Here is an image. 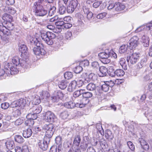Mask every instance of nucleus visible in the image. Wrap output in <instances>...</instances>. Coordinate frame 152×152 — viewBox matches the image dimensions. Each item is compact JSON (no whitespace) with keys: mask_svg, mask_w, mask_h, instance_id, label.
I'll return each instance as SVG.
<instances>
[{"mask_svg":"<svg viewBox=\"0 0 152 152\" xmlns=\"http://www.w3.org/2000/svg\"><path fill=\"white\" fill-rule=\"evenodd\" d=\"M96 127L98 131L102 135H104V131L102 128L101 124L100 123H97L96 125Z\"/></svg>","mask_w":152,"mask_h":152,"instance_id":"obj_38","label":"nucleus"},{"mask_svg":"<svg viewBox=\"0 0 152 152\" xmlns=\"http://www.w3.org/2000/svg\"><path fill=\"white\" fill-rule=\"evenodd\" d=\"M20 59L19 58V57L18 56H15L13 57L12 59V62L13 64L17 66H19V64L20 63Z\"/></svg>","mask_w":152,"mask_h":152,"instance_id":"obj_32","label":"nucleus"},{"mask_svg":"<svg viewBox=\"0 0 152 152\" xmlns=\"http://www.w3.org/2000/svg\"><path fill=\"white\" fill-rule=\"evenodd\" d=\"M64 94L61 92L59 91L54 96L50 97L51 100L52 102H58L59 98L64 96Z\"/></svg>","mask_w":152,"mask_h":152,"instance_id":"obj_13","label":"nucleus"},{"mask_svg":"<svg viewBox=\"0 0 152 152\" xmlns=\"http://www.w3.org/2000/svg\"><path fill=\"white\" fill-rule=\"evenodd\" d=\"M41 0H39L38 1L34 2L33 8L34 10L36 15L43 16L47 14L48 11L46 9H44L43 6L41 5Z\"/></svg>","mask_w":152,"mask_h":152,"instance_id":"obj_2","label":"nucleus"},{"mask_svg":"<svg viewBox=\"0 0 152 152\" xmlns=\"http://www.w3.org/2000/svg\"><path fill=\"white\" fill-rule=\"evenodd\" d=\"M56 118V116L54 114L50 111L47 112L45 115L44 119L48 122H53Z\"/></svg>","mask_w":152,"mask_h":152,"instance_id":"obj_8","label":"nucleus"},{"mask_svg":"<svg viewBox=\"0 0 152 152\" xmlns=\"http://www.w3.org/2000/svg\"><path fill=\"white\" fill-rule=\"evenodd\" d=\"M111 56V53L110 52H108V53L103 57V58L100 59V61L103 63L106 64L109 63L110 61V59L109 58L110 56Z\"/></svg>","mask_w":152,"mask_h":152,"instance_id":"obj_17","label":"nucleus"},{"mask_svg":"<svg viewBox=\"0 0 152 152\" xmlns=\"http://www.w3.org/2000/svg\"><path fill=\"white\" fill-rule=\"evenodd\" d=\"M125 8V6L120 3H115V10L117 11H120L123 10Z\"/></svg>","mask_w":152,"mask_h":152,"instance_id":"obj_27","label":"nucleus"},{"mask_svg":"<svg viewBox=\"0 0 152 152\" xmlns=\"http://www.w3.org/2000/svg\"><path fill=\"white\" fill-rule=\"evenodd\" d=\"M98 86L93 83H90L86 86L87 89L89 91H95V94L96 95H100L101 92L99 91L98 89L97 88Z\"/></svg>","mask_w":152,"mask_h":152,"instance_id":"obj_9","label":"nucleus"},{"mask_svg":"<svg viewBox=\"0 0 152 152\" xmlns=\"http://www.w3.org/2000/svg\"><path fill=\"white\" fill-rule=\"evenodd\" d=\"M30 43L31 45L36 46L35 48H39L41 49H44V46L37 39H34L30 41Z\"/></svg>","mask_w":152,"mask_h":152,"instance_id":"obj_16","label":"nucleus"},{"mask_svg":"<svg viewBox=\"0 0 152 152\" xmlns=\"http://www.w3.org/2000/svg\"><path fill=\"white\" fill-rule=\"evenodd\" d=\"M42 108L41 105H34L33 106L30 108L29 111L33 113V114H37L40 113L42 110Z\"/></svg>","mask_w":152,"mask_h":152,"instance_id":"obj_11","label":"nucleus"},{"mask_svg":"<svg viewBox=\"0 0 152 152\" xmlns=\"http://www.w3.org/2000/svg\"><path fill=\"white\" fill-rule=\"evenodd\" d=\"M14 139L16 142L19 143H21L24 141L23 138L21 136L19 135H15L14 137Z\"/></svg>","mask_w":152,"mask_h":152,"instance_id":"obj_31","label":"nucleus"},{"mask_svg":"<svg viewBox=\"0 0 152 152\" xmlns=\"http://www.w3.org/2000/svg\"><path fill=\"white\" fill-rule=\"evenodd\" d=\"M147 30H148L147 25H142L138 28L135 30V32L136 33H138L141 31H144Z\"/></svg>","mask_w":152,"mask_h":152,"instance_id":"obj_35","label":"nucleus"},{"mask_svg":"<svg viewBox=\"0 0 152 152\" xmlns=\"http://www.w3.org/2000/svg\"><path fill=\"white\" fill-rule=\"evenodd\" d=\"M113 69V67L110 66L109 67L107 73L108 75L111 77H114L116 76L115 74V71H110V70Z\"/></svg>","mask_w":152,"mask_h":152,"instance_id":"obj_48","label":"nucleus"},{"mask_svg":"<svg viewBox=\"0 0 152 152\" xmlns=\"http://www.w3.org/2000/svg\"><path fill=\"white\" fill-rule=\"evenodd\" d=\"M4 68L6 71H9L10 67L12 66V64L11 63L5 62L4 64Z\"/></svg>","mask_w":152,"mask_h":152,"instance_id":"obj_53","label":"nucleus"},{"mask_svg":"<svg viewBox=\"0 0 152 152\" xmlns=\"http://www.w3.org/2000/svg\"><path fill=\"white\" fill-rule=\"evenodd\" d=\"M56 8L54 6H52L48 11V14L49 16H52L54 15L56 12Z\"/></svg>","mask_w":152,"mask_h":152,"instance_id":"obj_36","label":"nucleus"},{"mask_svg":"<svg viewBox=\"0 0 152 152\" xmlns=\"http://www.w3.org/2000/svg\"><path fill=\"white\" fill-rule=\"evenodd\" d=\"M138 141L141 145L142 148L145 150H148L149 148V146L148 143L142 138H139Z\"/></svg>","mask_w":152,"mask_h":152,"instance_id":"obj_12","label":"nucleus"},{"mask_svg":"<svg viewBox=\"0 0 152 152\" xmlns=\"http://www.w3.org/2000/svg\"><path fill=\"white\" fill-rule=\"evenodd\" d=\"M127 144L128 147L129 149L132 150H134L135 147L132 142L131 141H129L127 143Z\"/></svg>","mask_w":152,"mask_h":152,"instance_id":"obj_58","label":"nucleus"},{"mask_svg":"<svg viewBox=\"0 0 152 152\" xmlns=\"http://www.w3.org/2000/svg\"><path fill=\"white\" fill-rule=\"evenodd\" d=\"M40 95L41 98L43 99H47L50 96L49 94L46 91H43L40 94Z\"/></svg>","mask_w":152,"mask_h":152,"instance_id":"obj_51","label":"nucleus"},{"mask_svg":"<svg viewBox=\"0 0 152 152\" xmlns=\"http://www.w3.org/2000/svg\"><path fill=\"white\" fill-rule=\"evenodd\" d=\"M139 38L137 36H134L131 38L130 40L129 48L133 49L136 47L139 44Z\"/></svg>","mask_w":152,"mask_h":152,"instance_id":"obj_10","label":"nucleus"},{"mask_svg":"<svg viewBox=\"0 0 152 152\" xmlns=\"http://www.w3.org/2000/svg\"><path fill=\"white\" fill-rule=\"evenodd\" d=\"M76 104L72 102H69L65 103L64 104V106L68 109H72L76 106Z\"/></svg>","mask_w":152,"mask_h":152,"instance_id":"obj_30","label":"nucleus"},{"mask_svg":"<svg viewBox=\"0 0 152 152\" xmlns=\"http://www.w3.org/2000/svg\"><path fill=\"white\" fill-rule=\"evenodd\" d=\"M34 124V121L32 119L27 118L25 122V125L30 126H32Z\"/></svg>","mask_w":152,"mask_h":152,"instance_id":"obj_45","label":"nucleus"},{"mask_svg":"<svg viewBox=\"0 0 152 152\" xmlns=\"http://www.w3.org/2000/svg\"><path fill=\"white\" fill-rule=\"evenodd\" d=\"M32 132L31 129H28L25 130L23 133V136L26 138L30 137L32 135Z\"/></svg>","mask_w":152,"mask_h":152,"instance_id":"obj_23","label":"nucleus"},{"mask_svg":"<svg viewBox=\"0 0 152 152\" xmlns=\"http://www.w3.org/2000/svg\"><path fill=\"white\" fill-rule=\"evenodd\" d=\"M99 69L100 71L99 74L100 76L103 77L106 75L108 70L105 67L101 66L99 67Z\"/></svg>","mask_w":152,"mask_h":152,"instance_id":"obj_21","label":"nucleus"},{"mask_svg":"<svg viewBox=\"0 0 152 152\" xmlns=\"http://www.w3.org/2000/svg\"><path fill=\"white\" fill-rule=\"evenodd\" d=\"M64 22L62 20H57L55 21V24L57 26H60L63 28Z\"/></svg>","mask_w":152,"mask_h":152,"instance_id":"obj_57","label":"nucleus"},{"mask_svg":"<svg viewBox=\"0 0 152 152\" xmlns=\"http://www.w3.org/2000/svg\"><path fill=\"white\" fill-rule=\"evenodd\" d=\"M9 106V104L7 102H4L1 104V108L4 109H7Z\"/></svg>","mask_w":152,"mask_h":152,"instance_id":"obj_62","label":"nucleus"},{"mask_svg":"<svg viewBox=\"0 0 152 152\" xmlns=\"http://www.w3.org/2000/svg\"><path fill=\"white\" fill-rule=\"evenodd\" d=\"M26 104L25 99L23 98H21L17 101H14L11 103L10 105L11 107H19L13 113V114L15 117H17L21 115Z\"/></svg>","mask_w":152,"mask_h":152,"instance_id":"obj_1","label":"nucleus"},{"mask_svg":"<svg viewBox=\"0 0 152 152\" xmlns=\"http://www.w3.org/2000/svg\"><path fill=\"white\" fill-rule=\"evenodd\" d=\"M140 55L138 53L131 52L129 55L127 56L126 60L128 63L134 64L139 60Z\"/></svg>","mask_w":152,"mask_h":152,"instance_id":"obj_6","label":"nucleus"},{"mask_svg":"<svg viewBox=\"0 0 152 152\" xmlns=\"http://www.w3.org/2000/svg\"><path fill=\"white\" fill-rule=\"evenodd\" d=\"M14 28V24L10 22L7 21L6 23V26L3 24L0 25V36L4 34L7 36L11 34V31Z\"/></svg>","mask_w":152,"mask_h":152,"instance_id":"obj_3","label":"nucleus"},{"mask_svg":"<svg viewBox=\"0 0 152 152\" xmlns=\"http://www.w3.org/2000/svg\"><path fill=\"white\" fill-rule=\"evenodd\" d=\"M81 141V138L79 135H77L75 138L74 141V143L76 145L78 146L80 145Z\"/></svg>","mask_w":152,"mask_h":152,"instance_id":"obj_46","label":"nucleus"},{"mask_svg":"<svg viewBox=\"0 0 152 152\" xmlns=\"http://www.w3.org/2000/svg\"><path fill=\"white\" fill-rule=\"evenodd\" d=\"M98 144H100V146L103 149H105L108 147L107 141L104 139L100 140Z\"/></svg>","mask_w":152,"mask_h":152,"instance_id":"obj_29","label":"nucleus"},{"mask_svg":"<svg viewBox=\"0 0 152 152\" xmlns=\"http://www.w3.org/2000/svg\"><path fill=\"white\" fill-rule=\"evenodd\" d=\"M56 37L55 34L50 31L41 33V37L42 39L48 45L53 44Z\"/></svg>","mask_w":152,"mask_h":152,"instance_id":"obj_4","label":"nucleus"},{"mask_svg":"<svg viewBox=\"0 0 152 152\" xmlns=\"http://www.w3.org/2000/svg\"><path fill=\"white\" fill-rule=\"evenodd\" d=\"M108 52H109L108 51V50H106L104 52H101L99 53L98 54V56L100 58V59L103 58V57L105 55L108 53Z\"/></svg>","mask_w":152,"mask_h":152,"instance_id":"obj_61","label":"nucleus"},{"mask_svg":"<svg viewBox=\"0 0 152 152\" xmlns=\"http://www.w3.org/2000/svg\"><path fill=\"white\" fill-rule=\"evenodd\" d=\"M80 65L82 67L88 66L89 65V62L88 60H84L80 63Z\"/></svg>","mask_w":152,"mask_h":152,"instance_id":"obj_55","label":"nucleus"},{"mask_svg":"<svg viewBox=\"0 0 152 152\" xmlns=\"http://www.w3.org/2000/svg\"><path fill=\"white\" fill-rule=\"evenodd\" d=\"M77 85L80 87L82 86L83 85H86V83L85 80L84 81L81 79H79L76 81Z\"/></svg>","mask_w":152,"mask_h":152,"instance_id":"obj_54","label":"nucleus"},{"mask_svg":"<svg viewBox=\"0 0 152 152\" xmlns=\"http://www.w3.org/2000/svg\"><path fill=\"white\" fill-rule=\"evenodd\" d=\"M109 85L110 83L109 82L104 83L101 86L102 90L105 92H107L110 88Z\"/></svg>","mask_w":152,"mask_h":152,"instance_id":"obj_28","label":"nucleus"},{"mask_svg":"<svg viewBox=\"0 0 152 152\" xmlns=\"http://www.w3.org/2000/svg\"><path fill=\"white\" fill-rule=\"evenodd\" d=\"M65 38L67 39H70L72 37V34L70 31H67L65 34Z\"/></svg>","mask_w":152,"mask_h":152,"instance_id":"obj_56","label":"nucleus"},{"mask_svg":"<svg viewBox=\"0 0 152 152\" xmlns=\"http://www.w3.org/2000/svg\"><path fill=\"white\" fill-rule=\"evenodd\" d=\"M91 66L92 67L95 69H98L99 68V65L98 62L94 61L92 63Z\"/></svg>","mask_w":152,"mask_h":152,"instance_id":"obj_64","label":"nucleus"},{"mask_svg":"<svg viewBox=\"0 0 152 152\" xmlns=\"http://www.w3.org/2000/svg\"><path fill=\"white\" fill-rule=\"evenodd\" d=\"M62 139L61 137L59 136H58L56 137L55 139V142L57 145H61L62 143Z\"/></svg>","mask_w":152,"mask_h":152,"instance_id":"obj_59","label":"nucleus"},{"mask_svg":"<svg viewBox=\"0 0 152 152\" xmlns=\"http://www.w3.org/2000/svg\"><path fill=\"white\" fill-rule=\"evenodd\" d=\"M33 50L34 54L36 55L43 56L45 53V51L44 49H41L39 48L34 47L33 49Z\"/></svg>","mask_w":152,"mask_h":152,"instance_id":"obj_15","label":"nucleus"},{"mask_svg":"<svg viewBox=\"0 0 152 152\" xmlns=\"http://www.w3.org/2000/svg\"><path fill=\"white\" fill-rule=\"evenodd\" d=\"M83 90L80 89L75 91L73 94V96L75 98H76L82 95L83 93Z\"/></svg>","mask_w":152,"mask_h":152,"instance_id":"obj_40","label":"nucleus"},{"mask_svg":"<svg viewBox=\"0 0 152 152\" xmlns=\"http://www.w3.org/2000/svg\"><path fill=\"white\" fill-rule=\"evenodd\" d=\"M77 83L76 81L73 80L69 84L68 86L67 90L68 91L71 92L74 91L76 88Z\"/></svg>","mask_w":152,"mask_h":152,"instance_id":"obj_18","label":"nucleus"},{"mask_svg":"<svg viewBox=\"0 0 152 152\" xmlns=\"http://www.w3.org/2000/svg\"><path fill=\"white\" fill-rule=\"evenodd\" d=\"M50 139L47 137H45L43 140H39L38 145L39 148L44 151H46L48 148Z\"/></svg>","mask_w":152,"mask_h":152,"instance_id":"obj_7","label":"nucleus"},{"mask_svg":"<svg viewBox=\"0 0 152 152\" xmlns=\"http://www.w3.org/2000/svg\"><path fill=\"white\" fill-rule=\"evenodd\" d=\"M107 13L106 12H103L98 14L96 17L98 19H102L106 15Z\"/></svg>","mask_w":152,"mask_h":152,"instance_id":"obj_60","label":"nucleus"},{"mask_svg":"<svg viewBox=\"0 0 152 152\" xmlns=\"http://www.w3.org/2000/svg\"><path fill=\"white\" fill-rule=\"evenodd\" d=\"M41 0L42 1H41V4H42L43 5V7L44 9H46L47 10L48 9H49L50 7L52 6L50 3L45 2L43 0Z\"/></svg>","mask_w":152,"mask_h":152,"instance_id":"obj_42","label":"nucleus"},{"mask_svg":"<svg viewBox=\"0 0 152 152\" xmlns=\"http://www.w3.org/2000/svg\"><path fill=\"white\" fill-rule=\"evenodd\" d=\"M68 83L67 80H63L59 83L58 86L61 89L63 90L66 87Z\"/></svg>","mask_w":152,"mask_h":152,"instance_id":"obj_24","label":"nucleus"},{"mask_svg":"<svg viewBox=\"0 0 152 152\" xmlns=\"http://www.w3.org/2000/svg\"><path fill=\"white\" fill-rule=\"evenodd\" d=\"M92 93L90 92H85V90H83V93L82 94V97L86 99H88L92 96Z\"/></svg>","mask_w":152,"mask_h":152,"instance_id":"obj_37","label":"nucleus"},{"mask_svg":"<svg viewBox=\"0 0 152 152\" xmlns=\"http://www.w3.org/2000/svg\"><path fill=\"white\" fill-rule=\"evenodd\" d=\"M18 72V70L14 66H11L10 68L9 71H7V73L9 74L10 73L11 75H15Z\"/></svg>","mask_w":152,"mask_h":152,"instance_id":"obj_34","label":"nucleus"},{"mask_svg":"<svg viewBox=\"0 0 152 152\" xmlns=\"http://www.w3.org/2000/svg\"><path fill=\"white\" fill-rule=\"evenodd\" d=\"M64 78L66 79L69 80L71 79L73 77L72 73L71 72H66L64 75Z\"/></svg>","mask_w":152,"mask_h":152,"instance_id":"obj_50","label":"nucleus"},{"mask_svg":"<svg viewBox=\"0 0 152 152\" xmlns=\"http://www.w3.org/2000/svg\"><path fill=\"white\" fill-rule=\"evenodd\" d=\"M141 41L145 47H147L149 46V39L148 37L144 35L141 38Z\"/></svg>","mask_w":152,"mask_h":152,"instance_id":"obj_14","label":"nucleus"},{"mask_svg":"<svg viewBox=\"0 0 152 152\" xmlns=\"http://www.w3.org/2000/svg\"><path fill=\"white\" fill-rule=\"evenodd\" d=\"M147 61V59L145 57H144L141 59L140 62H139L137 64V68L139 69L142 68L145 65Z\"/></svg>","mask_w":152,"mask_h":152,"instance_id":"obj_22","label":"nucleus"},{"mask_svg":"<svg viewBox=\"0 0 152 152\" xmlns=\"http://www.w3.org/2000/svg\"><path fill=\"white\" fill-rule=\"evenodd\" d=\"M128 49V46L127 45H122L120 47L119 51L121 53L125 52Z\"/></svg>","mask_w":152,"mask_h":152,"instance_id":"obj_39","label":"nucleus"},{"mask_svg":"<svg viewBox=\"0 0 152 152\" xmlns=\"http://www.w3.org/2000/svg\"><path fill=\"white\" fill-rule=\"evenodd\" d=\"M69 115V114L68 111H64L60 113V116L62 119H65L67 118Z\"/></svg>","mask_w":152,"mask_h":152,"instance_id":"obj_47","label":"nucleus"},{"mask_svg":"<svg viewBox=\"0 0 152 152\" xmlns=\"http://www.w3.org/2000/svg\"><path fill=\"white\" fill-rule=\"evenodd\" d=\"M75 8L72 6V5L69 4L67 7L66 11L67 13L71 14L74 11Z\"/></svg>","mask_w":152,"mask_h":152,"instance_id":"obj_44","label":"nucleus"},{"mask_svg":"<svg viewBox=\"0 0 152 152\" xmlns=\"http://www.w3.org/2000/svg\"><path fill=\"white\" fill-rule=\"evenodd\" d=\"M23 123V120L20 118H19L15 121V125L18 126L22 124Z\"/></svg>","mask_w":152,"mask_h":152,"instance_id":"obj_63","label":"nucleus"},{"mask_svg":"<svg viewBox=\"0 0 152 152\" xmlns=\"http://www.w3.org/2000/svg\"><path fill=\"white\" fill-rule=\"evenodd\" d=\"M106 138L109 140H112L114 138V135L113 132L109 129L106 130L105 132Z\"/></svg>","mask_w":152,"mask_h":152,"instance_id":"obj_19","label":"nucleus"},{"mask_svg":"<svg viewBox=\"0 0 152 152\" xmlns=\"http://www.w3.org/2000/svg\"><path fill=\"white\" fill-rule=\"evenodd\" d=\"M5 145L8 149L12 150L15 147V144L14 141L12 140H7L5 142Z\"/></svg>","mask_w":152,"mask_h":152,"instance_id":"obj_20","label":"nucleus"},{"mask_svg":"<svg viewBox=\"0 0 152 152\" xmlns=\"http://www.w3.org/2000/svg\"><path fill=\"white\" fill-rule=\"evenodd\" d=\"M95 77L94 74L93 73H91L88 75H86L85 77V80L86 82V83L90 82L91 81L94 80V77Z\"/></svg>","mask_w":152,"mask_h":152,"instance_id":"obj_26","label":"nucleus"},{"mask_svg":"<svg viewBox=\"0 0 152 152\" xmlns=\"http://www.w3.org/2000/svg\"><path fill=\"white\" fill-rule=\"evenodd\" d=\"M19 50L21 52V55H26L28 51V48L26 46L24 45H22L20 46Z\"/></svg>","mask_w":152,"mask_h":152,"instance_id":"obj_25","label":"nucleus"},{"mask_svg":"<svg viewBox=\"0 0 152 152\" xmlns=\"http://www.w3.org/2000/svg\"><path fill=\"white\" fill-rule=\"evenodd\" d=\"M124 71L121 69H117L115 71L116 76L118 77H121L124 75Z\"/></svg>","mask_w":152,"mask_h":152,"instance_id":"obj_43","label":"nucleus"},{"mask_svg":"<svg viewBox=\"0 0 152 152\" xmlns=\"http://www.w3.org/2000/svg\"><path fill=\"white\" fill-rule=\"evenodd\" d=\"M26 117L27 118L31 119L34 121V120L36 119L37 117V114H33V113L30 112L27 115Z\"/></svg>","mask_w":152,"mask_h":152,"instance_id":"obj_41","label":"nucleus"},{"mask_svg":"<svg viewBox=\"0 0 152 152\" xmlns=\"http://www.w3.org/2000/svg\"><path fill=\"white\" fill-rule=\"evenodd\" d=\"M42 130L45 131V137L50 138L52 137L56 130L55 126L52 124H45L42 127Z\"/></svg>","mask_w":152,"mask_h":152,"instance_id":"obj_5","label":"nucleus"},{"mask_svg":"<svg viewBox=\"0 0 152 152\" xmlns=\"http://www.w3.org/2000/svg\"><path fill=\"white\" fill-rule=\"evenodd\" d=\"M83 70L82 67L80 65L77 66L74 69V71L76 73H79Z\"/></svg>","mask_w":152,"mask_h":152,"instance_id":"obj_49","label":"nucleus"},{"mask_svg":"<svg viewBox=\"0 0 152 152\" xmlns=\"http://www.w3.org/2000/svg\"><path fill=\"white\" fill-rule=\"evenodd\" d=\"M119 63L124 69H127V66L125 59L124 58H121L119 61Z\"/></svg>","mask_w":152,"mask_h":152,"instance_id":"obj_33","label":"nucleus"},{"mask_svg":"<svg viewBox=\"0 0 152 152\" xmlns=\"http://www.w3.org/2000/svg\"><path fill=\"white\" fill-rule=\"evenodd\" d=\"M66 12V8L64 6H62L59 7V13L61 15L64 14Z\"/></svg>","mask_w":152,"mask_h":152,"instance_id":"obj_52","label":"nucleus"}]
</instances>
